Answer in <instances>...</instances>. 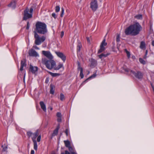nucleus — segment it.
Here are the masks:
<instances>
[{"label":"nucleus","mask_w":154,"mask_h":154,"mask_svg":"<svg viewBox=\"0 0 154 154\" xmlns=\"http://www.w3.org/2000/svg\"><path fill=\"white\" fill-rule=\"evenodd\" d=\"M142 29V28L139 23H136L126 28L125 32L127 35L135 36L139 33Z\"/></svg>","instance_id":"obj_1"},{"label":"nucleus","mask_w":154,"mask_h":154,"mask_svg":"<svg viewBox=\"0 0 154 154\" xmlns=\"http://www.w3.org/2000/svg\"><path fill=\"white\" fill-rule=\"evenodd\" d=\"M42 63L43 64L45 65L46 67L49 69H54L55 70H58L62 68L64 69L63 64L60 63L57 66H56V63L53 60H47L45 58H42Z\"/></svg>","instance_id":"obj_2"},{"label":"nucleus","mask_w":154,"mask_h":154,"mask_svg":"<svg viewBox=\"0 0 154 154\" xmlns=\"http://www.w3.org/2000/svg\"><path fill=\"white\" fill-rule=\"evenodd\" d=\"M26 135L28 137L30 138L31 137L32 141L33 143L34 149L37 151V150L38 146L37 141L36 140V138L37 137V141L38 142H39L41 140V136L39 135L38 136V130H37L34 133L31 131H28L27 132Z\"/></svg>","instance_id":"obj_3"},{"label":"nucleus","mask_w":154,"mask_h":154,"mask_svg":"<svg viewBox=\"0 0 154 154\" xmlns=\"http://www.w3.org/2000/svg\"><path fill=\"white\" fill-rule=\"evenodd\" d=\"M35 31L36 33L45 34L48 32L46 25L44 23L38 21L35 24Z\"/></svg>","instance_id":"obj_4"},{"label":"nucleus","mask_w":154,"mask_h":154,"mask_svg":"<svg viewBox=\"0 0 154 154\" xmlns=\"http://www.w3.org/2000/svg\"><path fill=\"white\" fill-rule=\"evenodd\" d=\"M34 37L35 38V43L37 45H40L46 39L45 36H42L41 37H40L35 31H34Z\"/></svg>","instance_id":"obj_5"},{"label":"nucleus","mask_w":154,"mask_h":154,"mask_svg":"<svg viewBox=\"0 0 154 154\" xmlns=\"http://www.w3.org/2000/svg\"><path fill=\"white\" fill-rule=\"evenodd\" d=\"M33 11V9L32 8H31L30 9L26 8L25 10L24 11L23 20H26L29 18H32Z\"/></svg>","instance_id":"obj_6"},{"label":"nucleus","mask_w":154,"mask_h":154,"mask_svg":"<svg viewBox=\"0 0 154 154\" xmlns=\"http://www.w3.org/2000/svg\"><path fill=\"white\" fill-rule=\"evenodd\" d=\"M90 5V7L92 10L94 11H95L98 8L97 0H91Z\"/></svg>","instance_id":"obj_7"},{"label":"nucleus","mask_w":154,"mask_h":154,"mask_svg":"<svg viewBox=\"0 0 154 154\" xmlns=\"http://www.w3.org/2000/svg\"><path fill=\"white\" fill-rule=\"evenodd\" d=\"M130 72L133 74L136 78L140 79L142 78L143 75L142 73L139 71H137L135 72L134 71L130 70Z\"/></svg>","instance_id":"obj_8"},{"label":"nucleus","mask_w":154,"mask_h":154,"mask_svg":"<svg viewBox=\"0 0 154 154\" xmlns=\"http://www.w3.org/2000/svg\"><path fill=\"white\" fill-rule=\"evenodd\" d=\"M42 54L49 60H53V57L49 51H43Z\"/></svg>","instance_id":"obj_9"},{"label":"nucleus","mask_w":154,"mask_h":154,"mask_svg":"<svg viewBox=\"0 0 154 154\" xmlns=\"http://www.w3.org/2000/svg\"><path fill=\"white\" fill-rule=\"evenodd\" d=\"M107 44V43L105 42V39H103L100 44V48L98 50V53H100L103 51L105 49L104 46H106Z\"/></svg>","instance_id":"obj_10"},{"label":"nucleus","mask_w":154,"mask_h":154,"mask_svg":"<svg viewBox=\"0 0 154 154\" xmlns=\"http://www.w3.org/2000/svg\"><path fill=\"white\" fill-rule=\"evenodd\" d=\"M55 53L57 56L60 58L63 62H64L65 61L66 59V56L63 53L57 51H55Z\"/></svg>","instance_id":"obj_11"},{"label":"nucleus","mask_w":154,"mask_h":154,"mask_svg":"<svg viewBox=\"0 0 154 154\" xmlns=\"http://www.w3.org/2000/svg\"><path fill=\"white\" fill-rule=\"evenodd\" d=\"M69 150L70 152H69L68 151L66 150L65 152H62L61 154H77V153L75 152L74 149L71 146L68 147Z\"/></svg>","instance_id":"obj_12"},{"label":"nucleus","mask_w":154,"mask_h":154,"mask_svg":"<svg viewBox=\"0 0 154 154\" xmlns=\"http://www.w3.org/2000/svg\"><path fill=\"white\" fill-rule=\"evenodd\" d=\"M38 68L37 66H33L32 65H29V71L33 74H35L38 71Z\"/></svg>","instance_id":"obj_13"},{"label":"nucleus","mask_w":154,"mask_h":154,"mask_svg":"<svg viewBox=\"0 0 154 154\" xmlns=\"http://www.w3.org/2000/svg\"><path fill=\"white\" fill-rule=\"evenodd\" d=\"M29 55L30 56L37 57L38 56V54L35 50L32 49L29 51Z\"/></svg>","instance_id":"obj_14"},{"label":"nucleus","mask_w":154,"mask_h":154,"mask_svg":"<svg viewBox=\"0 0 154 154\" xmlns=\"http://www.w3.org/2000/svg\"><path fill=\"white\" fill-rule=\"evenodd\" d=\"M26 61L25 59H23L21 60V66L20 68V70L22 71L23 70V67H26Z\"/></svg>","instance_id":"obj_15"},{"label":"nucleus","mask_w":154,"mask_h":154,"mask_svg":"<svg viewBox=\"0 0 154 154\" xmlns=\"http://www.w3.org/2000/svg\"><path fill=\"white\" fill-rule=\"evenodd\" d=\"M16 1L14 0L8 5V6L11 8L13 9H14L16 6Z\"/></svg>","instance_id":"obj_16"},{"label":"nucleus","mask_w":154,"mask_h":154,"mask_svg":"<svg viewBox=\"0 0 154 154\" xmlns=\"http://www.w3.org/2000/svg\"><path fill=\"white\" fill-rule=\"evenodd\" d=\"M40 104L41 108L44 111L46 112V106L44 102L43 101L40 102Z\"/></svg>","instance_id":"obj_17"},{"label":"nucleus","mask_w":154,"mask_h":154,"mask_svg":"<svg viewBox=\"0 0 154 154\" xmlns=\"http://www.w3.org/2000/svg\"><path fill=\"white\" fill-rule=\"evenodd\" d=\"M59 128L60 127L59 125L57 127V128L54 131L53 133L52 134V136H55L58 134V130Z\"/></svg>","instance_id":"obj_18"},{"label":"nucleus","mask_w":154,"mask_h":154,"mask_svg":"<svg viewBox=\"0 0 154 154\" xmlns=\"http://www.w3.org/2000/svg\"><path fill=\"white\" fill-rule=\"evenodd\" d=\"M50 94H53L54 92L55 87L53 85L51 84L50 85Z\"/></svg>","instance_id":"obj_19"},{"label":"nucleus","mask_w":154,"mask_h":154,"mask_svg":"<svg viewBox=\"0 0 154 154\" xmlns=\"http://www.w3.org/2000/svg\"><path fill=\"white\" fill-rule=\"evenodd\" d=\"M140 48L142 49H145L146 48V44L144 42L142 41L140 43Z\"/></svg>","instance_id":"obj_20"},{"label":"nucleus","mask_w":154,"mask_h":154,"mask_svg":"<svg viewBox=\"0 0 154 154\" xmlns=\"http://www.w3.org/2000/svg\"><path fill=\"white\" fill-rule=\"evenodd\" d=\"M96 76V74H93V75H91L90 77H89L85 81H84L81 84V85H84L86 82L89 79H91L92 78H94Z\"/></svg>","instance_id":"obj_21"},{"label":"nucleus","mask_w":154,"mask_h":154,"mask_svg":"<svg viewBox=\"0 0 154 154\" xmlns=\"http://www.w3.org/2000/svg\"><path fill=\"white\" fill-rule=\"evenodd\" d=\"M82 47V45L80 42H78V45L77 46V51L80 52L81 50V48Z\"/></svg>","instance_id":"obj_22"},{"label":"nucleus","mask_w":154,"mask_h":154,"mask_svg":"<svg viewBox=\"0 0 154 154\" xmlns=\"http://www.w3.org/2000/svg\"><path fill=\"white\" fill-rule=\"evenodd\" d=\"M65 146L68 148L71 146L69 140H64V141Z\"/></svg>","instance_id":"obj_23"},{"label":"nucleus","mask_w":154,"mask_h":154,"mask_svg":"<svg viewBox=\"0 0 154 154\" xmlns=\"http://www.w3.org/2000/svg\"><path fill=\"white\" fill-rule=\"evenodd\" d=\"M49 74L51 75L52 77H56L57 76H58L60 75V74L59 73H53L51 72H49Z\"/></svg>","instance_id":"obj_24"},{"label":"nucleus","mask_w":154,"mask_h":154,"mask_svg":"<svg viewBox=\"0 0 154 154\" xmlns=\"http://www.w3.org/2000/svg\"><path fill=\"white\" fill-rule=\"evenodd\" d=\"M109 54L108 53L106 54L103 53L99 55V57L101 59L103 57H106L108 55H109Z\"/></svg>","instance_id":"obj_25"},{"label":"nucleus","mask_w":154,"mask_h":154,"mask_svg":"<svg viewBox=\"0 0 154 154\" xmlns=\"http://www.w3.org/2000/svg\"><path fill=\"white\" fill-rule=\"evenodd\" d=\"M2 147L3 148L2 150V153L4 152L7 151V146H6L5 145H2Z\"/></svg>","instance_id":"obj_26"},{"label":"nucleus","mask_w":154,"mask_h":154,"mask_svg":"<svg viewBox=\"0 0 154 154\" xmlns=\"http://www.w3.org/2000/svg\"><path fill=\"white\" fill-rule=\"evenodd\" d=\"M77 63L78 64V68L77 69L78 70H80V72H81V69H82V71H83V69L81 67V65L80 62L79 61H78L77 62Z\"/></svg>","instance_id":"obj_27"},{"label":"nucleus","mask_w":154,"mask_h":154,"mask_svg":"<svg viewBox=\"0 0 154 154\" xmlns=\"http://www.w3.org/2000/svg\"><path fill=\"white\" fill-rule=\"evenodd\" d=\"M97 64V62L96 60H92L91 66H95Z\"/></svg>","instance_id":"obj_28"},{"label":"nucleus","mask_w":154,"mask_h":154,"mask_svg":"<svg viewBox=\"0 0 154 154\" xmlns=\"http://www.w3.org/2000/svg\"><path fill=\"white\" fill-rule=\"evenodd\" d=\"M139 61L140 63L143 64H145L146 63V61L142 58H139Z\"/></svg>","instance_id":"obj_29"},{"label":"nucleus","mask_w":154,"mask_h":154,"mask_svg":"<svg viewBox=\"0 0 154 154\" xmlns=\"http://www.w3.org/2000/svg\"><path fill=\"white\" fill-rule=\"evenodd\" d=\"M135 17L137 19H142V16L141 14H138L135 16Z\"/></svg>","instance_id":"obj_30"},{"label":"nucleus","mask_w":154,"mask_h":154,"mask_svg":"<svg viewBox=\"0 0 154 154\" xmlns=\"http://www.w3.org/2000/svg\"><path fill=\"white\" fill-rule=\"evenodd\" d=\"M64 9L63 8H61V11L60 14V16L61 17H63L64 14Z\"/></svg>","instance_id":"obj_31"},{"label":"nucleus","mask_w":154,"mask_h":154,"mask_svg":"<svg viewBox=\"0 0 154 154\" xmlns=\"http://www.w3.org/2000/svg\"><path fill=\"white\" fill-rule=\"evenodd\" d=\"M60 99L61 100L63 101L65 99V97L63 94L61 93L60 94Z\"/></svg>","instance_id":"obj_32"},{"label":"nucleus","mask_w":154,"mask_h":154,"mask_svg":"<svg viewBox=\"0 0 154 154\" xmlns=\"http://www.w3.org/2000/svg\"><path fill=\"white\" fill-rule=\"evenodd\" d=\"M80 76L81 79H83L84 77V75L83 74V71H82V69H81V72H80Z\"/></svg>","instance_id":"obj_33"},{"label":"nucleus","mask_w":154,"mask_h":154,"mask_svg":"<svg viewBox=\"0 0 154 154\" xmlns=\"http://www.w3.org/2000/svg\"><path fill=\"white\" fill-rule=\"evenodd\" d=\"M60 10V7L59 6H57L55 8V11L58 12Z\"/></svg>","instance_id":"obj_34"},{"label":"nucleus","mask_w":154,"mask_h":154,"mask_svg":"<svg viewBox=\"0 0 154 154\" xmlns=\"http://www.w3.org/2000/svg\"><path fill=\"white\" fill-rule=\"evenodd\" d=\"M125 51L126 52V53L127 54V56L128 57V58H129L130 57V53L126 49H125Z\"/></svg>","instance_id":"obj_35"},{"label":"nucleus","mask_w":154,"mask_h":154,"mask_svg":"<svg viewBox=\"0 0 154 154\" xmlns=\"http://www.w3.org/2000/svg\"><path fill=\"white\" fill-rule=\"evenodd\" d=\"M65 132L66 135L67 136L69 134V130H68V129H66L65 131Z\"/></svg>","instance_id":"obj_36"},{"label":"nucleus","mask_w":154,"mask_h":154,"mask_svg":"<svg viewBox=\"0 0 154 154\" xmlns=\"http://www.w3.org/2000/svg\"><path fill=\"white\" fill-rule=\"evenodd\" d=\"M30 26V24L29 22H27V26L26 29L28 30L29 29Z\"/></svg>","instance_id":"obj_37"},{"label":"nucleus","mask_w":154,"mask_h":154,"mask_svg":"<svg viewBox=\"0 0 154 154\" xmlns=\"http://www.w3.org/2000/svg\"><path fill=\"white\" fill-rule=\"evenodd\" d=\"M57 117H61V113L60 112H58L57 114Z\"/></svg>","instance_id":"obj_38"},{"label":"nucleus","mask_w":154,"mask_h":154,"mask_svg":"<svg viewBox=\"0 0 154 154\" xmlns=\"http://www.w3.org/2000/svg\"><path fill=\"white\" fill-rule=\"evenodd\" d=\"M116 41L118 42L120 41V36L119 35H117L116 37Z\"/></svg>","instance_id":"obj_39"},{"label":"nucleus","mask_w":154,"mask_h":154,"mask_svg":"<svg viewBox=\"0 0 154 154\" xmlns=\"http://www.w3.org/2000/svg\"><path fill=\"white\" fill-rule=\"evenodd\" d=\"M52 16L54 17L55 19L57 17V16L56 15V14L54 13H53L52 14Z\"/></svg>","instance_id":"obj_40"},{"label":"nucleus","mask_w":154,"mask_h":154,"mask_svg":"<svg viewBox=\"0 0 154 154\" xmlns=\"http://www.w3.org/2000/svg\"><path fill=\"white\" fill-rule=\"evenodd\" d=\"M57 121L58 122H61V117H58Z\"/></svg>","instance_id":"obj_41"},{"label":"nucleus","mask_w":154,"mask_h":154,"mask_svg":"<svg viewBox=\"0 0 154 154\" xmlns=\"http://www.w3.org/2000/svg\"><path fill=\"white\" fill-rule=\"evenodd\" d=\"M32 47L33 48L35 49L39 50V49L38 47L37 46L35 45L33 46Z\"/></svg>","instance_id":"obj_42"},{"label":"nucleus","mask_w":154,"mask_h":154,"mask_svg":"<svg viewBox=\"0 0 154 154\" xmlns=\"http://www.w3.org/2000/svg\"><path fill=\"white\" fill-rule=\"evenodd\" d=\"M64 35V32L63 31H62L61 34V37H62Z\"/></svg>","instance_id":"obj_43"},{"label":"nucleus","mask_w":154,"mask_h":154,"mask_svg":"<svg viewBox=\"0 0 154 154\" xmlns=\"http://www.w3.org/2000/svg\"><path fill=\"white\" fill-rule=\"evenodd\" d=\"M30 154H34V151L33 150H32L31 151Z\"/></svg>","instance_id":"obj_44"},{"label":"nucleus","mask_w":154,"mask_h":154,"mask_svg":"<svg viewBox=\"0 0 154 154\" xmlns=\"http://www.w3.org/2000/svg\"><path fill=\"white\" fill-rule=\"evenodd\" d=\"M87 41H88V42H90V39H89V38L88 37H87Z\"/></svg>","instance_id":"obj_45"},{"label":"nucleus","mask_w":154,"mask_h":154,"mask_svg":"<svg viewBox=\"0 0 154 154\" xmlns=\"http://www.w3.org/2000/svg\"><path fill=\"white\" fill-rule=\"evenodd\" d=\"M125 70L126 72H128L130 70L128 69H125Z\"/></svg>","instance_id":"obj_46"},{"label":"nucleus","mask_w":154,"mask_h":154,"mask_svg":"<svg viewBox=\"0 0 154 154\" xmlns=\"http://www.w3.org/2000/svg\"><path fill=\"white\" fill-rule=\"evenodd\" d=\"M48 79L47 78L45 80V83H48Z\"/></svg>","instance_id":"obj_47"},{"label":"nucleus","mask_w":154,"mask_h":154,"mask_svg":"<svg viewBox=\"0 0 154 154\" xmlns=\"http://www.w3.org/2000/svg\"><path fill=\"white\" fill-rule=\"evenodd\" d=\"M25 74H24L23 78V81L24 82H25Z\"/></svg>","instance_id":"obj_48"},{"label":"nucleus","mask_w":154,"mask_h":154,"mask_svg":"<svg viewBox=\"0 0 154 154\" xmlns=\"http://www.w3.org/2000/svg\"><path fill=\"white\" fill-rule=\"evenodd\" d=\"M152 45L153 46H154V41H153L152 42Z\"/></svg>","instance_id":"obj_49"},{"label":"nucleus","mask_w":154,"mask_h":154,"mask_svg":"<svg viewBox=\"0 0 154 154\" xmlns=\"http://www.w3.org/2000/svg\"><path fill=\"white\" fill-rule=\"evenodd\" d=\"M146 55H145L143 57V58L144 59H146Z\"/></svg>","instance_id":"obj_50"},{"label":"nucleus","mask_w":154,"mask_h":154,"mask_svg":"<svg viewBox=\"0 0 154 154\" xmlns=\"http://www.w3.org/2000/svg\"><path fill=\"white\" fill-rule=\"evenodd\" d=\"M147 53H148V51L147 50H146V52H145V55H147Z\"/></svg>","instance_id":"obj_51"},{"label":"nucleus","mask_w":154,"mask_h":154,"mask_svg":"<svg viewBox=\"0 0 154 154\" xmlns=\"http://www.w3.org/2000/svg\"><path fill=\"white\" fill-rule=\"evenodd\" d=\"M51 154H56L55 152H52L51 153Z\"/></svg>","instance_id":"obj_52"},{"label":"nucleus","mask_w":154,"mask_h":154,"mask_svg":"<svg viewBox=\"0 0 154 154\" xmlns=\"http://www.w3.org/2000/svg\"><path fill=\"white\" fill-rule=\"evenodd\" d=\"M152 87V88H153V91H154V87H153V86Z\"/></svg>","instance_id":"obj_53"},{"label":"nucleus","mask_w":154,"mask_h":154,"mask_svg":"<svg viewBox=\"0 0 154 154\" xmlns=\"http://www.w3.org/2000/svg\"><path fill=\"white\" fill-rule=\"evenodd\" d=\"M48 64L49 65H51V63H48Z\"/></svg>","instance_id":"obj_54"},{"label":"nucleus","mask_w":154,"mask_h":154,"mask_svg":"<svg viewBox=\"0 0 154 154\" xmlns=\"http://www.w3.org/2000/svg\"><path fill=\"white\" fill-rule=\"evenodd\" d=\"M51 110H52V108H51Z\"/></svg>","instance_id":"obj_55"},{"label":"nucleus","mask_w":154,"mask_h":154,"mask_svg":"<svg viewBox=\"0 0 154 154\" xmlns=\"http://www.w3.org/2000/svg\"><path fill=\"white\" fill-rule=\"evenodd\" d=\"M132 57H133V58H135V57L134 56H132Z\"/></svg>","instance_id":"obj_56"},{"label":"nucleus","mask_w":154,"mask_h":154,"mask_svg":"<svg viewBox=\"0 0 154 154\" xmlns=\"http://www.w3.org/2000/svg\"><path fill=\"white\" fill-rule=\"evenodd\" d=\"M153 74H154V72H153Z\"/></svg>","instance_id":"obj_57"}]
</instances>
